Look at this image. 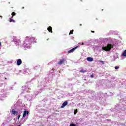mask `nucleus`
Wrapping results in <instances>:
<instances>
[{"mask_svg": "<svg viewBox=\"0 0 126 126\" xmlns=\"http://www.w3.org/2000/svg\"><path fill=\"white\" fill-rule=\"evenodd\" d=\"M28 115H29V111L25 110L23 112V118H25V117H26V116H28Z\"/></svg>", "mask_w": 126, "mask_h": 126, "instance_id": "3", "label": "nucleus"}, {"mask_svg": "<svg viewBox=\"0 0 126 126\" xmlns=\"http://www.w3.org/2000/svg\"><path fill=\"white\" fill-rule=\"evenodd\" d=\"M20 117H21V115H18V120H19V119L20 118Z\"/></svg>", "mask_w": 126, "mask_h": 126, "instance_id": "19", "label": "nucleus"}, {"mask_svg": "<svg viewBox=\"0 0 126 126\" xmlns=\"http://www.w3.org/2000/svg\"><path fill=\"white\" fill-rule=\"evenodd\" d=\"M73 30H71L70 31V32H69V35H71V34H73Z\"/></svg>", "mask_w": 126, "mask_h": 126, "instance_id": "14", "label": "nucleus"}, {"mask_svg": "<svg viewBox=\"0 0 126 126\" xmlns=\"http://www.w3.org/2000/svg\"><path fill=\"white\" fill-rule=\"evenodd\" d=\"M99 62H100V63H102V64H104V63H104V62H103V61H100Z\"/></svg>", "mask_w": 126, "mask_h": 126, "instance_id": "18", "label": "nucleus"}, {"mask_svg": "<svg viewBox=\"0 0 126 126\" xmlns=\"http://www.w3.org/2000/svg\"><path fill=\"white\" fill-rule=\"evenodd\" d=\"M12 17L11 18H13V16H15V15H16V13L14 12H13L11 14Z\"/></svg>", "mask_w": 126, "mask_h": 126, "instance_id": "11", "label": "nucleus"}, {"mask_svg": "<svg viewBox=\"0 0 126 126\" xmlns=\"http://www.w3.org/2000/svg\"><path fill=\"white\" fill-rule=\"evenodd\" d=\"M49 40V39H47V41Z\"/></svg>", "mask_w": 126, "mask_h": 126, "instance_id": "28", "label": "nucleus"}, {"mask_svg": "<svg viewBox=\"0 0 126 126\" xmlns=\"http://www.w3.org/2000/svg\"><path fill=\"white\" fill-rule=\"evenodd\" d=\"M77 48H78V46H76L74 48L68 51V54H70V53H72V52H73L75 50H76Z\"/></svg>", "mask_w": 126, "mask_h": 126, "instance_id": "5", "label": "nucleus"}, {"mask_svg": "<svg viewBox=\"0 0 126 126\" xmlns=\"http://www.w3.org/2000/svg\"><path fill=\"white\" fill-rule=\"evenodd\" d=\"M47 30L48 31H49V32H50V33H53V30H52V28L51 26H49L48 28H47Z\"/></svg>", "mask_w": 126, "mask_h": 126, "instance_id": "7", "label": "nucleus"}, {"mask_svg": "<svg viewBox=\"0 0 126 126\" xmlns=\"http://www.w3.org/2000/svg\"><path fill=\"white\" fill-rule=\"evenodd\" d=\"M21 125H18V126H20Z\"/></svg>", "mask_w": 126, "mask_h": 126, "instance_id": "27", "label": "nucleus"}, {"mask_svg": "<svg viewBox=\"0 0 126 126\" xmlns=\"http://www.w3.org/2000/svg\"><path fill=\"white\" fill-rule=\"evenodd\" d=\"M70 126H76V125L74 124H70Z\"/></svg>", "mask_w": 126, "mask_h": 126, "instance_id": "16", "label": "nucleus"}, {"mask_svg": "<svg viewBox=\"0 0 126 126\" xmlns=\"http://www.w3.org/2000/svg\"><path fill=\"white\" fill-rule=\"evenodd\" d=\"M67 104H68V102L67 101H64V102L63 103V104H62V105L61 106V108L62 109L64 108V107H65V106L67 105Z\"/></svg>", "mask_w": 126, "mask_h": 126, "instance_id": "4", "label": "nucleus"}, {"mask_svg": "<svg viewBox=\"0 0 126 126\" xmlns=\"http://www.w3.org/2000/svg\"><path fill=\"white\" fill-rule=\"evenodd\" d=\"M12 113L13 114V115H15L16 114H18V112L17 111H15L14 109H12Z\"/></svg>", "mask_w": 126, "mask_h": 126, "instance_id": "9", "label": "nucleus"}, {"mask_svg": "<svg viewBox=\"0 0 126 126\" xmlns=\"http://www.w3.org/2000/svg\"><path fill=\"white\" fill-rule=\"evenodd\" d=\"M66 62V59L65 58H63L62 59H60L59 62L58 63V64L60 65H62V64H64V63Z\"/></svg>", "mask_w": 126, "mask_h": 126, "instance_id": "2", "label": "nucleus"}, {"mask_svg": "<svg viewBox=\"0 0 126 126\" xmlns=\"http://www.w3.org/2000/svg\"><path fill=\"white\" fill-rule=\"evenodd\" d=\"M91 32H92V33H95V32L93 31H91Z\"/></svg>", "mask_w": 126, "mask_h": 126, "instance_id": "21", "label": "nucleus"}, {"mask_svg": "<svg viewBox=\"0 0 126 126\" xmlns=\"http://www.w3.org/2000/svg\"><path fill=\"white\" fill-rule=\"evenodd\" d=\"M115 69H118V68H120V66H116L115 67Z\"/></svg>", "mask_w": 126, "mask_h": 126, "instance_id": "17", "label": "nucleus"}, {"mask_svg": "<svg viewBox=\"0 0 126 126\" xmlns=\"http://www.w3.org/2000/svg\"><path fill=\"white\" fill-rule=\"evenodd\" d=\"M122 56H123V57H126V50H125L124 51V52L122 54Z\"/></svg>", "mask_w": 126, "mask_h": 126, "instance_id": "12", "label": "nucleus"}, {"mask_svg": "<svg viewBox=\"0 0 126 126\" xmlns=\"http://www.w3.org/2000/svg\"><path fill=\"white\" fill-rule=\"evenodd\" d=\"M113 48H114V45L108 44L106 47L103 46L102 50L105 51V52H109V51H111V49H113Z\"/></svg>", "mask_w": 126, "mask_h": 126, "instance_id": "1", "label": "nucleus"}, {"mask_svg": "<svg viewBox=\"0 0 126 126\" xmlns=\"http://www.w3.org/2000/svg\"><path fill=\"white\" fill-rule=\"evenodd\" d=\"M87 60L88 61V62H93V61H94L93 58L92 57H88L87 58Z\"/></svg>", "mask_w": 126, "mask_h": 126, "instance_id": "8", "label": "nucleus"}, {"mask_svg": "<svg viewBox=\"0 0 126 126\" xmlns=\"http://www.w3.org/2000/svg\"><path fill=\"white\" fill-rule=\"evenodd\" d=\"M80 26H82V24H80Z\"/></svg>", "mask_w": 126, "mask_h": 126, "instance_id": "23", "label": "nucleus"}, {"mask_svg": "<svg viewBox=\"0 0 126 126\" xmlns=\"http://www.w3.org/2000/svg\"><path fill=\"white\" fill-rule=\"evenodd\" d=\"M9 22H13V23H14L15 22V21L11 18H10L9 19Z\"/></svg>", "mask_w": 126, "mask_h": 126, "instance_id": "13", "label": "nucleus"}, {"mask_svg": "<svg viewBox=\"0 0 126 126\" xmlns=\"http://www.w3.org/2000/svg\"><path fill=\"white\" fill-rule=\"evenodd\" d=\"M21 63H22V61L21 60V59H18L17 60V65H20Z\"/></svg>", "mask_w": 126, "mask_h": 126, "instance_id": "6", "label": "nucleus"}, {"mask_svg": "<svg viewBox=\"0 0 126 126\" xmlns=\"http://www.w3.org/2000/svg\"><path fill=\"white\" fill-rule=\"evenodd\" d=\"M0 46H1V43L0 42Z\"/></svg>", "mask_w": 126, "mask_h": 126, "instance_id": "24", "label": "nucleus"}, {"mask_svg": "<svg viewBox=\"0 0 126 126\" xmlns=\"http://www.w3.org/2000/svg\"><path fill=\"white\" fill-rule=\"evenodd\" d=\"M82 45H84V43H82Z\"/></svg>", "mask_w": 126, "mask_h": 126, "instance_id": "25", "label": "nucleus"}, {"mask_svg": "<svg viewBox=\"0 0 126 126\" xmlns=\"http://www.w3.org/2000/svg\"><path fill=\"white\" fill-rule=\"evenodd\" d=\"M77 112H78L77 109H75V110H74V114L75 115H76V114H77Z\"/></svg>", "mask_w": 126, "mask_h": 126, "instance_id": "15", "label": "nucleus"}, {"mask_svg": "<svg viewBox=\"0 0 126 126\" xmlns=\"http://www.w3.org/2000/svg\"><path fill=\"white\" fill-rule=\"evenodd\" d=\"M24 9V7H22V9Z\"/></svg>", "mask_w": 126, "mask_h": 126, "instance_id": "26", "label": "nucleus"}, {"mask_svg": "<svg viewBox=\"0 0 126 126\" xmlns=\"http://www.w3.org/2000/svg\"><path fill=\"white\" fill-rule=\"evenodd\" d=\"M0 18H1V19H2V16H0Z\"/></svg>", "mask_w": 126, "mask_h": 126, "instance_id": "22", "label": "nucleus"}, {"mask_svg": "<svg viewBox=\"0 0 126 126\" xmlns=\"http://www.w3.org/2000/svg\"><path fill=\"white\" fill-rule=\"evenodd\" d=\"M80 72H82V73H85V72H87V71L86 70L82 69L81 70H80Z\"/></svg>", "mask_w": 126, "mask_h": 126, "instance_id": "10", "label": "nucleus"}, {"mask_svg": "<svg viewBox=\"0 0 126 126\" xmlns=\"http://www.w3.org/2000/svg\"><path fill=\"white\" fill-rule=\"evenodd\" d=\"M90 77L93 78L94 77L93 75H91Z\"/></svg>", "mask_w": 126, "mask_h": 126, "instance_id": "20", "label": "nucleus"}]
</instances>
